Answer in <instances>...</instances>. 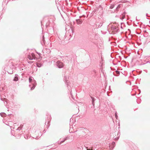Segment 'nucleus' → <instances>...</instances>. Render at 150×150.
I'll return each instance as SVG.
<instances>
[{
  "instance_id": "de8ad7c7",
  "label": "nucleus",
  "mask_w": 150,
  "mask_h": 150,
  "mask_svg": "<svg viewBox=\"0 0 150 150\" xmlns=\"http://www.w3.org/2000/svg\"><path fill=\"white\" fill-rule=\"evenodd\" d=\"M1 99L2 100V99L1 98Z\"/></svg>"
},
{
  "instance_id": "f257e3e1",
  "label": "nucleus",
  "mask_w": 150,
  "mask_h": 150,
  "mask_svg": "<svg viewBox=\"0 0 150 150\" xmlns=\"http://www.w3.org/2000/svg\"><path fill=\"white\" fill-rule=\"evenodd\" d=\"M28 79L29 82V87L30 88V90H32L35 88L37 85L36 82L31 76H29Z\"/></svg>"
},
{
  "instance_id": "f8f14e48",
  "label": "nucleus",
  "mask_w": 150,
  "mask_h": 150,
  "mask_svg": "<svg viewBox=\"0 0 150 150\" xmlns=\"http://www.w3.org/2000/svg\"><path fill=\"white\" fill-rule=\"evenodd\" d=\"M126 13L125 11L124 12L122 13L121 16L122 17L120 18L122 20H123L125 18V15Z\"/></svg>"
},
{
  "instance_id": "4be33fe9",
  "label": "nucleus",
  "mask_w": 150,
  "mask_h": 150,
  "mask_svg": "<svg viewBox=\"0 0 150 150\" xmlns=\"http://www.w3.org/2000/svg\"><path fill=\"white\" fill-rule=\"evenodd\" d=\"M65 140H66L70 139V136L69 135H67L66 137H64Z\"/></svg>"
},
{
  "instance_id": "f704fd0d",
  "label": "nucleus",
  "mask_w": 150,
  "mask_h": 150,
  "mask_svg": "<svg viewBox=\"0 0 150 150\" xmlns=\"http://www.w3.org/2000/svg\"><path fill=\"white\" fill-rule=\"evenodd\" d=\"M146 73H147L148 72V71L146 69H144L143 70Z\"/></svg>"
},
{
  "instance_id": "2f4dec72",
  "label": "nucleus",
  "mask_w": 150,
  "mask_h": 150,
  "mask_svg": "<svg viewBox=\"0 0 150 150\" xmlns=\"http://www.w3.org/2000/svg\"><path fill=\"white\" fill-rule=\"evenodd\" d=\"M8 115L9 117H10V118H11V116H12L13 115L11 114H8Z\"/></svg>"
},
{
  "instance_id": "5701e85b",
  "label": "nucleus",
  "mask_w": 150,
  "mask_h": 150,
  "mask_svg": "<svg viewBox=\"0 0 150 150\" xmlns=\"http://www.w3.org/2000/svg\"><path fill=\"white\" fill-rule=\"evenodd\" d=\"M44 50L46 51L48 53L50 52V50L49 49H45Z\"/></svg>"
},
{
  "instance_id": "a18cd8bd",
  "label": "nucleus",
  "mask_w": 150,
  "mask_h": 150,
  "mask_svg": "<svg viewBox=\"0 0 150 150\" xmlns=\"http://www.w3.org/2000/svg\"><path fill=\"white\" fill-rule=\"evenodd\" d=\"M41 26H42V21L41 22Z\"/></svg>"
},
{
  "instance_id": "0eeeda50",
  "label": "nucleus",
  "mask_w": 150,
  "mask_h": 150,
  "mask_svg": "<svg viewBox=\"0 0 150 150\" xmlns=\"http://www.w3.org/2000/svg\"><path fill=\"white\" fill-rule=\"evenodd\" d=\"M64 80L65 83V84L66 85V86L68 88V89L69 90V81L67 80V76H65L64 79Z\"/></svg>"
},
{
  "instance_id": "393cba45",
  "label": "nucleus",
  "mask_w": 150,
  "mask_h": 150,
  "mask_svg": "<svg viewBox=\"0 0 150 150\" xmlns=\"http://www.w3.org/2000/svg\"><path fill=\"white\" fill-rule=\"evenodd\" d=\"M115 116L116 118V119L117 120L118 117H117V112H115Z\"/></svg>"
},
{
  "instance_id": "864d4df0",
  "label": "nucleus",
  "mask_w": 150,
  "mask_h": 150,
  "mask_svg": "<svg viewBox=\"0 0 150 150\" xmlns=\"http://www.w3.org/2000/svg\"><path fill=\"white\" fill-rule=\"evenodd\" d=\"M140 100H139V102H140L139 101H140Z\"/></svg>"
},
{
  "instance_id": "4c0bfd02",
  "label": "nucleus",
  "mask_w": 150,
  "mask_h": 150,
  "mask_svg": "<svg viewBox=\"0 0 150 150\" xmlns=\"http://www.w3.org/2000/svg\"><path fill=\"white\" fill-rule=\"evenodd\" d=\"M28 63L29 64H31L33 62L32 61H28Z\"/></svg>"
},
{
  "instance_id": "58836bf2",
  "label": "nucleus",
  "mask_w": 150,
  "mask_h": 150,
  "mask_svg": "<svg viewBox=\"0 0 150 150\" xmlns=\"http://www.w3.org/2000/svg\"><path fill=\"white\" fill-rule=\"evenodd\" d=\"M146 16L147 17H150V16H148V14L147 13H146Z\"/></svg>"
},
{
  "instance_id": "603ef678",
  "label": "nucleus",
  "mask_w": 150,
  "mask_h": 150,
  "mask_svg": "<svg viewBox=\"0 0 150 150\" xmlns=\"http://www.w3.org/2000/svg\"><path fill=\"white\" fill-rule=\"evenodd\" d=\"M149 62L150 63V61H149Z\"/></svg>"
},
{
  "instance_id": "cd10ccee",
  "label": "nucleus",
  "mask_w": 150,
  "mask_h": 150,
  "mask_svg": "<svg viewBox=\"0 0 150 150\" xmlns=\"http://www.w3.org/2000/svg\"><path fill=\"white\" fill-rule=\"evenodd\" d=\"M9 2L8 0H5L4 1V3L6 4L8 3Z\"/></svg>"
},
{
  "instance_id": "c756f323",
  "label": "nucleus",
  "mask_w": 150,
  "mask_h": 150,
  "mask_svg": "<svg viewBox=\"0 0 150 150\" xmlns=\"http://www.w3.org/2000/svg\"><path fill=\"white\" fill-rule=\"evenodd\" d=\"M62 143H63L62 142H61V141H59L57 142V143H58V144H61Z\"/></svg>"
},
{
  "instance_id": "e433bc0d",
  "label": "nucleus",
  "mask_w": 150,
  "mask_h": 150,
  "mask_svg": "<svg viewBox=\"0 0 150 150\" xmlns=\"http://www.w3.org/2000/svg\"><path fill=\"white\" fill-rule=\"evenodd\" d=\"M123 24V23H121V28H122V29H123V28L122 27V24Z\"/></svg>"
},
{
  "instance_id": "ddd939ff",
  "label": "nucleus",
  "mask_w": 150,
  "mask_h": 150,
  "mask_svg": "<svg viewBox=\"0 0 150 150\" xmlns=\"http://www.w3.org/2000/svg\"><path fill=\"white\" fill-rule=\"evenodd\" d=\"M18 80V74H16L15 76L13 79V80L15 81H16Z\"/></svg>"
},
{
  "instance_id": "6ab92c4d",
  "label": "nucleus",
  "mask_w": 150,
  "mask_h": 150,
  "mask_svg": "<svg viewBox=\"0 0 150 150\" xmlns=\"http://www.w3.org/2000/svg\"><path fill=\"white\" fill-rule=\"evenodd\" d=\"M40 135H41L40 136H37L35 137H33V138H35V139H39V138H40L41 137V136H42V134H41V132H40Z\"/></svg>"
},
{
  "instance_id": "f03ea898",
  "label": "nucleus",
  "mask_w": 150,
  "mask_h": 150,
  "mask_svg": "<svg viewBox=\"0 0 150 150\" xmlns=\"http://www.w3.org/2000/svg\"><path fill=\"white\" fill-rule=\"evenodd\" d=\"M5 68L8 73L9 74H13V71L15 69L14 65L12 63H10Z\"/></svg>"
},
{
  "instance_id": "8fccbe9b",
  "label": "nucleus",
  "mask_w": 150,
  "mask_h": 150,
  "mask_svg": "<svg viewBox=\"0 0 150 150\" xmlns=\"http://www.w3.org/2000/svg\"><path fill=\"white\" fill-rule=\"evenodd\" d=\"M1 18H2V17H0V19H1Z\"/></svg>"
},
{
  "instance_id": "7c9ffc66",
  "label": "nucleus",
  "mask_w": 150,
  "mask_h": 150,
  "mask_svg": "<svg viewBox=\"0 0 150 150\" xmlns=\"http://www.w3.org/2000/svg\"><path fill=\"white\" fill-rule=\"evenodd\" d=\"M36 52L37 54H38V55H39V57H40V56H41V54H40V53H39V52H37V51H36V52Z\"/></svg>"
},
{
  "instance_id": "423d86ee",
  "label": "nucleus",
  "mask_w": 150,
  "mask_h": 150,
  "mask_svg": "<svg viewBox=\"0 0 150 150\" xmlns=\"http://www.w3.org/2000/svg\"><path fill=\"white\" fill-rule=\"evenodd\" d=\"M55 65L57 66L59 68L63 67L64 66L63 63L60 61H58L55 63Z\"/></svg>"
},
{
  "instance_id": "c03bdc74",
  "label": "nucleus",
  "mask_w": 150,
  "mask_h": 150,
  "mask_svg": "<svg viewBox=\"0 0 150 150\" xmlns=\"http://www.w3.org/2000/svg\"><path fill=\"white\" fill-rule=\"evenodd\" d=\"M21 75H22V76H23V75H24V73H22V74H21Z\"/></svg>"
},
{
  "instance_id": "a878e982",
  "label": "nucleus",
  "mask_w": 150,
  "mask_h": 150,
  "mask_svg": "<svg viewBox=\"0 0 150 150\" xmlns=\"http://www.w3.org/2000/svg\"><path fill=\"white\" fill-rule=\"evenodd\" d=\"M112 145L113 147H112V148H113L115 146V142H112Z\"/></svg>"
},
{
  "instance_id": "20e7f679",
  "label": "nucleus",
  "mask_w": 150,
  "mask_h": 150,
  "mask_svg": "<svg viewBox=\"0 0 150 150\" xmlns=\"http://www.w3.org/2000/svg\"><path fill=\"white\" fill-rule=\"evenodd\" d=\"M111 30L112 32L110 33L112 34H116L119 31V30L117 27L113 26H111Z\"/></svg>"
},
{
  "instance_id": "c9c22d12",
  "label": "nucleus",
  "mask_w": 150,
  "mask_h": 150,
  "mask_svg": "<svg viewBox=\"0 0 150 150\" xmlns=\"http://www.w3.org/2000/svg\"><path fill=\"white\" fill-rule=\"evenodd\" d=\"M140 99H137V103H138V104H139L140 103V102H139V100Z\"/></svg>"
},
{
  "instance_id": "49530a36",
  "label": "nucleus",
  "mask_w": 150,
  "mask_h": 150,
  "mask_svg": "<svg viewBox=\"0 0 150 150\" xmlns=\"http://www.w3.org/2000/svg\"><path fill=\"white\" fill-rule=\"evenodd\" d=\"M127 2V1H124V3H125V2Z\"/></svg>"
},
{
  "instance_id": "b1692460",
  "label": "nucleus",
  "mask_w": 150,
  "mask_h": 150,
  "mask_svg": "<svg viewBox=\"0 0 150 150\" xmlns=\"http://www.w3.org/2000/svg\"><path fill=\"white\" fill-rule=\"evenodd\" d=\"M50 21H48V22L46 23V27H47L50 25Z\"/></svg>"
},
{
  "instance_id": "3c124183",
  "label": "nucleus",
  "mask_w": 150,
  "mask_h": 150,
  "mask_svg": "<svg viewBox=\"0 0 150 150\" xmlns=\"http://www.w3.org/2000/svg\"><path fill=\"white\" fill-rule=\"evenodd\" d=\"M79 17V18H81V16H80Z\"/></svg>"
},
{
  "instance_id": "dca6fc26",
  "label": "nucleus",
  "mask_w": 150,
  "mask_h": 150,
  "mask_svg": "<svg viewBox=\"0 0 150 150\" xmlns=\"http://www.w3.org/2000/svg\"><path fill=\"white\" fill-rule=\"evenodd\" d=\"M121 6V4H119V5H118L116 7L115 9V11H118L119 9L120 8Z\"/></svg>"
},
{
  "instance_id": "ea45409f",
  "label": "nucleus",
  "mask_w": 150,
  "mask_h": 150,
  "mask_svg": "<svg viewBox=\"0 0 150 150\" xmlns=\"http://www.w3.org/2000/svg\"><path fill=\"white\" fill-rule=\"evenodd\" d=\"M136 94V92H135L134 94H132L131 95L132 96H135Z\"/></svg>"
},
{
  "instance_id": "f3484780",
  "label": "nucleus",
  "mask_w": 150,
  "mask_h": 150,
  "mask_svg": "<svg viewBox=\"0 0 150 150\" xmlns=\"http://www.w3.org/2000/svg\"><path fill=\"white\" fill-rule=\"evenodd\" d=\"M144 36L145 37H147L148 36L149 34L148 32H146V30L144 31Z\"/></svg>"
},
{
  "instance_id": "a211bd4d",
  "label": "nucleus",
  "mask_w": 150,
  "mask_h": 150,
  "mask_svg": "<svg viewBox=\"0 0 150 150\" xmlns=\"http://www.w3.org/2000/svg\"><path fill=\"white\" fill-rule=\"evenodd\" d=\"M116 4H112L110 5L109 7V8L110 9H112L115 6Z\"/></svg>"
},
{
  "instance_id": "4468645a",
  "label": "nucleus",
  "mask_w": 150,
  "mask_h": 150,
  "mask_svg": "<svg viewBox=\"0 0 150 150\" xmlns=\"http://www.w3.org/2000/svg\"><path fill=\"white\" fill-rule=\"evenodd\" d=\"M42 41L43 42L42 43V42H41V43L42 45H43V44H45V37L44 35L42 37Z\"/></svg>"
},
{
  "instance_id": "7ed1b4c3",
  "label": "nucleus",
  "mask_w": 150,
  "mask_h": 150,
  "mask_svg": "<svg viewBox=\"0 0 150 150\" xmlns=\"http://www.w3.org/2000/svg\"><path fill=\"white\" fill-rule=\"evenodd\" d=\"M47 116V117L45 119L46 122L45 127V128H47L48 129L50 126V123L51 120V117L50 115H48Z\"/></svg>"
},
{
  "instance_id": "1a4fd4ad",
  "label": "nucleus",
  "mask_w": 150,
  "mask_h": 150,
  "mask_svg": "<svg viewBox=\"0 0 150 150\" xmlns=\"http://www.w3.org/2000/svg\"><path fill=\"white\" fill-rule=\"evenodd\" d=\"M90 97L92 100V104L93 107H94L95 102L96 100V99L95 98L92 97L91 96H90Z\"/></svg>"
},
{
  "instance_id": "79ce46f5",
  "label": "nucleus",
  "mask_w": 150,
  "mask_h": 150,
  "mask_svg": "<svg viewBox=\"0 0 150 150\" xmlns=\"http://www.w3.org/2000/svg\"><path fill=\"white\" fill-rule=\"evenodd\" d=\"M87 150H91V149H88V148L87 149Z\"/></svg>"
},
{
  "instance_id": "412c9836",
  "label": "nucleus",
  "mask_w": 150,
  "mask_h": 150,
  "mask_svg": "<svg viewBox=\"0 0 150 150\" xmlns=\"http://www.w3.org/2000/svg\"><path fill=\"white\" fill-rule=\"evenodd\" d=\"M92 72H93V73L92 72V74H93V76L94 77H95L96 76V71L95 70H93L92 71Z\"/></svg>"
},
{
  "instance_id": "72a5a7b5",
  "label": "nucleus",
  "mask_w": 150,
  "mask_h": 150,
  "mask_svg": "<svg viewBox=\"0 0 150 150\" xmlns=\"http://www.w3.org/2000/svg\"><path fill=\"white\" fill-rule=\"evenodd\" d=\"M65 141H66V140H65V139H64V137L63 138V139L61 141V142H62L63 143Z\"/></svg>"
},
{
  "instance_id": "9d476101",
  "label": "nucleus",
  "mask_w": 150,
  "mask_h": 150,
  "mask_svg": "<svg viewBox=\"0 0 150 150\" xmlns=\"http://www.w3.org/2000/svg\"><path fill=\"white\" fill-rule=\"evenodd\" d=\"M76 21L78 25H80L82 23L83 21L82 20L80 19H77L76 20Z\"/></svg>"
},
{
  "instance_id": "2eb2a0df",
  "label": "nucleus",
  "mask_w": 150,
  "mask_h": 150,
  "mask_svg": "<svg viewBox=\"0 0 150 150\" xmlns=\"http://www.w3.org/2000/svg\"><path fill=\"white\" fill-rule=\"evenodd\" d=\"M36 64L37 67H40L42 65V64L40 62H36Z\"/></svg>"
},
{
  "instance_id": "37998d69",
  "label": "nucleus",
  "mask_w": 150,
  "mask_h": 150,
  "mask_svg": "<svg viewBox=\"0 0 150 150\" xmlns=\"http://www.w3.org/2000/svg\"><path fill=\"white\" fill-rule=\"evenodd\" d=\"M149 39V38H148L147 39V40L148 41H149V42H150V41H149L148 39Z\"/></svg>"
},
{
  "instance_id": "9b49d317",
  "label": "nucleus",
  "mask_w": 150,
  "mask_h": 150,
  "mask_svg": "<svg viewBox=\"0 0 150 150\" xmlns=\"http://www.w3.org/2000/svg\"><path fill=\"white\" fill-rule=\"evenodd\" d=\"M113 74L114 76H117L120 75V72L119 71L116 70L115 72H113Z\"/></svg>"
},
{
  "instance_id": "6e6552de",
  "label": "nucleus",
  "mask_w": 150,
  "mask_h": 150,
  "mask_svg": "<svg viewBox=\"0 0 150 150\" xmlns=\"http://www.w3.org/2000/svg\"><path fill=\"white\" fill-rule=\"evenodd\" d=\"M31 55H32V57H31L30 55H29L28 56V58L30 60L35 59L34 54L32 53H31Z\"/></svg>"
},
{
  "instance_id": "a19ab883",
  "label": "nucleus",
  "mask_w": 150,
  "mask_h": 150,
  "mask_svg": "<svg viewBox=\"0 0 150 150\" xmlns=\"http://www.w3.org/2000/svg\"><path fill=\"white\" fill-rule=\"evenodd\" d=\"M71 97H72V98L74 99V98H73V97H72V93H71Z\"/></svg>"
},
{
  "instance_id": "bb28decb",
  "label": "nucleus",
  "mask_w": 150,
  "mask_h": 150,
  "mask_svg": "<svg viewBox=\"0 0 150 150\" xmlns=\"http://www.w3.org/2000/svg\"><path fill=\"white\" fill-rule=\"evenodd\" d=\"M24 137L25 139H28V136L27 135H24Z\"/></svg>"
},
{
  "instance_id": "09e8293b",
  "label": "nucleus",
  "mask_w": 150,
  "mask_h": 150,
  "mask_svg": "<svg viewBox=\"0 0 150 150\" xmlns=\"http://www.w3.org/2000/svg\"><path fill=\"white\" fill-rule=\"evenodd\" d=\"M140 92H141L140 90H139V93H140Z\"/></svg>"
},
{
  "instance_id": "c85d7f7f",
  "label": "nucleus",
  "mask_w": 150,
  "mask_h": 150,
  "mask_svg": "<svg viewBox=\"0 0 150 150\" xmlns=\"http://www.w3.org/2000/svg\"><path fill=\"white\" fill-rule=\"evenodd\" d=\"M102 23H100L99 25H98V27L99 28H100L102 26Z\"/></svg>"
},
{
  "instance_id": "473e14b6",
  "label": "nucleus",
  "mask_w": 150,
  "mask_h": 150,
  "mask_svg": "<svg viewBox=\"0 0 150 150\" xmlns=\"http://www.w3.org/2000/svg\"><path fill=\"white\" fill-rule=\"evenodd\" d=\"M55 3L56 4H58L59 3L58 0H55Z\"/></svg>"
},
{
  "instance_id": "5fc2aeb1",
  "label": "nucleus",
  "mask_w": 150,
  "mask_h": 150,
  "mask_svg": "<svg viewBox=\"0 0 150 150\" xmlns=\"http://www.w3.org/2000/svg\"><path fill=\"white\" fill-rule=\"evenodd\" d=\"M45 131V129L44 130V131H43V132Z\"/></svg>"
},
{
  "instance_id": "aec40b11",
  "label": "nucleus",
  "mask_w": 150,
  "mask_h": 150,
  "mask_svg": "<svg viewBox=\"0 0 150 150\" xmlns=\"http://www.w3.org/2000/svg\"><path fill=\"white\" fill-rule=\"evenodd\" d=\"M0 115L2 117H4V116H6V114L4 112H1Z\"/></svg>"
},
{
  "instance_id": "39448f33",
  "label": "nucleus",
  "mask_w": 150,
  "mask_h": 150,
  "mask_svg": "<svg viewBox=\"0 0 150 150\" xmlns=\"http://www.w3.org/2000/svg\"><path fill=\"white\" fill-rule=\"evenodd\" d=\"M23 127V125H21L20 126L18 127V128L16 129V131L17 133L19 132L18 133V135H21L22 134V131L21 130L22 129Z\"/></svg>"
}]
</instances>
